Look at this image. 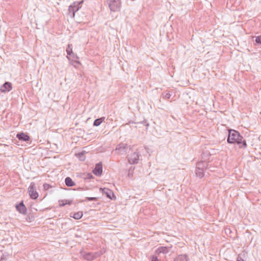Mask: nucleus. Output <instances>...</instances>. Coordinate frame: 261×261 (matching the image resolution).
I'll return each instance as SVG.
<instances>
[{
	"instance_id": "nucleus-1",
	"label": "nucleus",
	"mask_w": 261,
	"mask_h": 261,
	"mask_svg": "<svg viewBox=\"0 0 261 261\" xmlns=\"http://www.w3.org/2000/svg\"><path fill=\"white\" fill-rule=\"evenodd\" d=\"M227 141L230 144L237 143L240 145V148H246L247 146L246 142L243 137L235 130L231 129L229 131Z\"/></svg>"
},
{
	"instance_id": "nucleus-2",
	"label": "nucleus",
	"mask_w": 261,
	"mask_h": 261,
	"mask_svg": "<svg viewBox=\"0 0 261 261\" xmlns=\"http://www.w3.org/2000/svg\"><path fill=\"white\" fill-rule=\"evenodd\" d=\"M115 151L119 154H127L130 151H133V146L128 145L126 143H120L117 145Z\"/></svg>"
},
{
	"instance_id": "nucleus-3",
	"label": "nucleus",
	"mask_w": 261,
	"mask_h": 261,
	"mask_svg": "<svg viewBox=\"0 0 261 261\" xmlns=\"http://www.w3.org/2000/svg\"><path fill=\"white\" fill-rule=\"evenodd\" d=\"M84 1L81 2H74L68 8V15L71 18L74 17L75 13L81 7V5L83 3Z\"/></svg>"
},
{
	"instance_id": "nucleus-4",
	"label": "nucleus",
	"mask_w": 261,
	"mask_h": 261,
	"mask_svg": "<svg viewBox=\"0 0 261 261\" xmlns=\"http://www.w3.org/2000/svg\"><path fill=\"white\" fill-rule=\"evenodd\" d=\"M106 2L111 11H118L121 8V0H106Z\"/></svg>"
},
{
	"instance_id": "nucleus-5",
	"label": "nucleus",
	"mask_w": 261,
	"mask_h": 261,
	"mask_svg": "<svg viewBox=\"0 0 261 261\" xmlns=\"http://www.w3.org/2000/svg\"><path fill=\"white\" fill-rule=\"evenodd\" d=\"M102 254V252L101 251L95 252H83L82 253V255L84 259L88 261H92L100 256Z\"/></svg>"
},
{
	"instance_id": "nucleus-6",
	"label": "nucleus",
	"mask_w": 261,
	"mask_h": 261,
	"mask_svg": "<svg viewBox=\"0 0 261 261\" xmlns=\"http://www.w3.org/2000/svg\"><path fill=\"white\" fill-rule=\"evenodd\" d=\"M28 193L30 198L32 199H36L39 196V194L36 189V185L35 182H32L28 188Z\"/></svg>"
},
{
	"instance_id": "nucleus-7",
	"label": "nucleus",
	"mask_w": 261,
	"mask_h": 261,
	"mask_svg": "<svg viewBox=\"0 0 261 261\" xmlns=\"http://www.w3.org/2000/svg\"><path fill=\"white\" fill-rule=\"evenodd\" d=\"M139 152L137 150L130 154H128L127 161L130 164H136L138 163L139 159Z\"/></svg>"
},
{
	"instance_id": "nucleus-8",
	"label": "nucleus",
	"mask_w": 261,
	"mask_h": 261,
	"mask_svg": "<svg viewBox=\"0 0 261 261\" xmlns=\"http://www.w3.org/2000/svg\"><path fill=\"white\" fill-rule=\"evenodd\" d=\"M102 172V165L101 163H99L95 165V168L93 170L94 174L97 176L101 175Z\"/></svg>"
},
{
	"instance_id": "nucleus-9",
	"label": "nucleus",
	"mask_w": 261,
	"mask_h": 261,
	"mask_svg": "<svg viewBox=\"0 0 261 261\" xmlns=\"http://www.w3.org/2000/svg\"><path fill=\"white\" fill-rule=\"evenodd\" d=\"M12 89V84L10 82H5L0 88V90L2 92H9Z\"/></svg>"
},
{
	"instance_id": "nucleus-10",
	"label": "nucleus",
	"mask_w": 261,
	"mask_h": 261,
	"mask_svg": "<svg viewBox=\"0 0 261 261\" xmlns=\"http://www.w3.org/2000/svg\"><path fill=\"white\" fill-rule=\"evenodd\" d=\"M17 210L21 214H25L27 213V208L23 202H21L19 204L16 205Z\"/></svg>"
},
{
	"instance_id": "nucleus-11",
	"label": "nucleus",
	"mask_w": 261,
	"mask_h": 261,
	"mask_svg": "<svg viewBox=\"0 0 261 261\" xmlns=\"http://www.w3.org/2000/svg\"><path fill=\"white\" fill-rule=\"evenodd\" d=\"M208 166V163L204 161L199 162L197 163L196 168L205 170Z\"/></svg>"
},
{
	"instance_id": "nucleus-12",
	"label": "nucleus",
	"mask_w": 261,
	"mask_h": 261,
	"mask_svg": "<svg viewBox=\"0 0 261 261\" xmlns=\"http://www.w3.org/2000/svg\"><path fill=\"white\" fill-rule=\"evenodd\" d=\"M16 137L19 140H22L24 141H29L30 139V136L23 133L18 134Z\"/></svg>"
},
{
	"instance_id": "nucleus-13",
	"label": "nucleus",
	"mask_w": 261,
	"mask_h": 261,
	"mask_svg": "<svg viewBox=\"0 0 261 261\" xmlns=\"http://www.w3.org/2000/svg\"><path fill=\"white\" fill-rule=\"evenodd\" d=\"M174 261H189V258L186 254H180L178 255Z\"/></svg>"
},
{
	"instance_id": "nucleus-14",
	"label": "nucleus",
	"mask_w": 261,
	"mask_h": 261,
	"mask_svg": "<svg viewBox=\"0 0 261 261\" xmlns=\"http://www.w3.org/2000/svg\"><path fill=\"white\" fill-rule=\"evenodd\" d=\"M102 192L105 194L108 197L112 199L111 195H113V192L112 190H110L109 189L105 188L102 189Z\"/></svg>"
},
{
	"instance_id": "nucleus-15",
	"label": "nucleus",
	"mask_w": 261,
	"mask_h": 261,
	"mask_svg": "<svg viewBox=\"0 0 261 261\" xmlns=\"http://www.w3.org/2000/svg\"><path fill=\"white\" fill-rule=\"evenodd\" d=\"M65 182L66 185L68 187H72L75 185V182L69 177H67L65 178Z\"/></svg>"
},
{
	"instance_id": "nucleus-16",
	"label": "nucleus",
	"mask_w": 261,
	"mask_h": 261,
	"mask_svg": "<svg viewBox=\"0 0 261 261\" xmlns=\"http://www.w3.org/2000/svg\"><path fill=\"white\" fill-rule=\"evenodd\" d=\"M204 171L205 170H202V169H199L196 168V171H195V173H196V176L200 178H202L204 175Z\"/></svg>"
},
{
	"instance_id": "nucleus-17",
	"label": "nucleus",
	"mask_w": 261,
	"mask_h": 261,
	"mask_svg": "<svg viewBox=\"0 0 261 261\" xmlns=\"http://www.w3.org/2000/svg\"><path fill=\"white\" fill-rule=\"evenodd\" d=\"M71 201H69L68 200H59V204L60 206H64L66 204H71Z\"/></svg>"
},
{
	"instance_id": "nucleus-18",
	"label": "nucleus",
	"mask_w": 261,
	"mask_h": 261,
	"mask_svg": "<svg viewBox=\"0 0 261 261\" xmlns=\"http://www.w3.org/2000/svg\"><path fill=\"white\" fill-rule=\"evenodd\" d=\"M105 119V118L103 117L97 119L94 121L93 125L96 126H99L103 121H104Z\"/></svg>"
},
{
	"instance_id": "nucleus-19",
	"label": "nucleus",
	"mask_w": 261,
	"mask_h": 261,
	"mask_svg": "<svg viewBox=\"0 0 261 261\" xmlns=\"http://www.w3.org/2000/svg\"><path fill=\"white\" fill-rule=\"evenodd\" d=\"M83 215V212L79 211V212H77L73 214V215L72 217V218H73L75 219L79 220L82 217Z\"/></svg>"
},
{
	"instance_id": "nucleus-20",
	"label": "nucleus",
	"mask_w": 261,
	"mask_h": 261,
	"mask_svg": "<svg viewBox=\"0 0 261 261\" xmlns=\"http://www.w3.org/2000/svg\"><path fill=\"white\" fill-rule=\"evenodd\" d=\"M160 253H167L168 252V248L167 247H161L158 249Z\"/></svg>"
},
{
	"instance_id": "nucleus-21",
	"label": "nucleus",
	"mask_w": 261,
	"mask_h": 261,
	"mask_svg": "<svg viewBox=\"0 0 261 261\" xmlns=\"http://www.w3.org/2000/svg\"><path fill=\"white\" fill-rule=\"evenodd\" d=\"M66 52L68 56H70L71 54H73L72 52V47L71 44H68L66 49Z\"/></svg>"
},
{
	"instance_id": "nucleus-22",
	"label": "nucleus",
	"mask_w": 261,
	"mask_h": 261,
	"mask_svg": "<svg viewBox=\"0 0 261 261\" xmlns=\"http://www.w3.org/2000/svg\"><path fill=\"white\" fill-rule=\"evenodd\" d=\"M163 95V98L164 99H169L171 96V94L170 93V92H168L167 93H166L165 95H164V94L163 93L162 94Z\"/></svg>"
},
{
	"instance_id": "nucleus-23",
	"label": "nucleus",
	"mask_w": 261,
	"mask_h": 261,
	"mask_svg": "<svg viewBox=\"0 0 261 261\" xmlns=\"http://www.w3.org/2000/svg\"><path fill=\"white\" fill-rule=\"evenodd\" d=\"M43 186V188L45 190H48L50 188H51V186L48 184H44Z\"/></svg>"
},
{
	"instance_id": "nucleus-24",
	"label": "nucleus",
	"mask_w": 261,
	"mask_h": 261,
	"mask_svg": "<svg viewBox=\"0 0 261 261\" xmlns=\"http://www.w3.org/2000/svg\"><path fill=\"white\" fill-rule=\"evenodd\" d=\"M255 42L258 44L261 45V36H257L256 37Z\"/></svg>"
},
{
	"instance_id": "nucleus-25",
	"label": "nucleus",
	"mask_w": 261,
	"mask_h": 261,
	"mask_svg": "<svg viewBox=\"0 0 261 261\" xmlns=\"http://www.w3.org/2000/svg\"><path fill=\"white\" fill-rule=\"evenodd\" d=\"M151 261H159L158 257L152 255L150 257Z\"/></svg>"
},
{
	"instance_id": "nucleus-26",
	"label": "nucleus",
	"mask_w": 261,
	"mask_h": 261,
	"mask_svg": "<svg viewBox=\"0 0 261 261\" xmlns=\"http://www.w3.org/2000/svg\"><path fill=\"white\" fill-rule=\"evenodd\" d=\"M86 199L89 201H93L97 200L96 197H86Z\"/></svg>"
},
{
	"instance_id": "nucleus-27",
	"label": "nucleus",
	"mask_w": 261,
	"mask_h": 261,
	"mask_svg": "<svg viewBox=\"0 0 261 261\" xmlns=\"http://www.w3.org/2000/svg\"><path fill=\"white\" fill-rule=\"evenodd\" d=\"M237 261H244V260L243 259H242L241 257H240V256H238V257L237 258Z\"/></svg>"
},
{
	"instance_id": "nucleus-28",
	"label": "nucleus",
	"mask_w": 261,
	"mask_h": 261,
	"mask_svg": "<svg viewBox=\"0 0 261 261\" xmlns=\"http://www.w3.org/2000/svg\"><path fill=\"white\" fill-rule=\"evenodd\" d=\"M83 155H84L83 152H80L77 154V155L79 156V157H81V156H82Z\"/></svg>"
}]
</instances>
